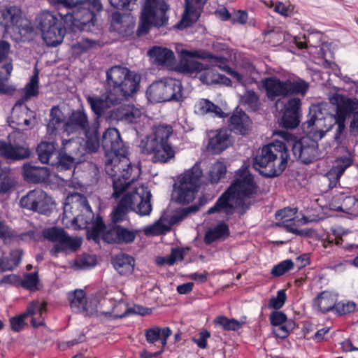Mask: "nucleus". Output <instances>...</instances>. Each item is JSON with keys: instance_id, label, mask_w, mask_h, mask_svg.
I'll return each mask as SVG.
<instances>
[{"instance_id": "f257e3e1", "label": "nucleus", "mask_w": 358, "mask_h": 358, "mask_svg": "<svg viewBox=\"0 0 358 358\" xmlns=\"http://www.w3.org/2000/svg\"><path fill=\"white\" fill-rule=\"evenodd\" d=\"M101 145L106 157L105 170L113 179L112 196L117 199L136 180L139 170L133 175V167L127 157V148L117 129L109 128L105 131Z\"/></svg>"}, {"instance_id": "f03ea898", "label": "nucleus", "mask_w": 358, "mask_h": 358, "mask_svg": "<svg viewBox=\"0 0 358 358\" xmlns=\"http://www.w3.org/2000/svg\"><path fill=\"white\" fill-rule=\"evenodd\" d=\"M140 78L128 68L115 65L106 72V92L101 96H88L91 110L100 117L112 106L127 101L138 90Z\"/></svg>"}, {"instance_id": "7ed1b4c3", "label": "nucleus", "mask_w": 358, "mask_h": 358, "mask_svg": "<svg viewBox=\"0 0 358 358\" xmlns=\"http://www.w3.org/2000/svg\"><path fill=\"white\" fill-rule=\"evenodd\" d=\"M257 192L258 186L249 170L247 168L239 169L234 182L209 208L208 213H224L226 215H231L235 210L232 204L234 202L238 213L243 215L256 201Z\"/></svg>"}, {"instance_id": "20e7f679", "label": "nucleus", "mask_w": 358, "mask_h": 358, "mask_svg": "<svg viewBox=\"0 0 358 358\" xmlns=\"http://www.w3.org/2000/svg\"><path fill=\"white\" fill-rule=\"evenodd\" d=\"M55 5L59 10L67 9L66 13L59 14L73 31H90L96 13L103 10L101 0H57Z\"/></svg>"}, {"instance_id": "39448f33", "label": "nucleus", "mask_w": 358, "mask_h": 358, "mask_svg": "<svg viewBox=\"0 0 358 358\" xmlns=\"http://www.w3.org/2000/svg\"><path fill=\"white\" fill-rule=\"evenodd\" d=\"M288 151L287 144L280 141L264 145L253 158V168L264 177L278 176L287 167Z\"/></svg>"}, {"instance_id": "423d86ee", "label": "nucleus", "mask_w": 358, "mask_h": 358, "mask_svg": "<svg viewBox=\"0 0 358 358\" xmlns=\"http://www.w3.org/2000/svg\"><path fill=\"white\" fill-rule=\"evenodd\" d=\"M173 132L170 124H159L152 127V133L141 140L140 148L143 153L152 155L155 163H167L175 157V150L169 139Z\"/></svg>"}, {"instance_id": "0eeeda50", "label": "nucleus", "mask_w": 358, "mask_h": 358, "mask_svg": "<svg viewBox=\"0 0 358 358\" xmlns=\"http://www.w3.org/2000/svg\"><path fill=\"white\" fill-rule=\"evenodd\" d=\"M137 234V230L120 224L106 226L100 216H97L93 221L90 231V236L93 240L96 241L101 238L109 244H131L135 241Z\"/></svg>"}, {"instance_id": "6e6552de", "label": "nucleus", "mask_w": 358, "mask_h": 358, "mask_svg": "<svg viewBox=\"0 0 358 358\" xmlns=\"http://www.w3.org/2000/svg\"><path fill=\"white\" fill-rule=\"evenodd\" d=\"M169 9L165 0H145L140 16L137 35L148 34L152 27L160 28L166 26Z\"/></svg>"}, {"instance_id": "1a4fd4ad", "label": "nucleus", "mask_w": 358, "mask_h": 358, "mask_svg": "<svg viewBox=\"0 0 358 358\" xmlns=\"http://www.w3.org/2000/svg\"><path fill=\"white\" fill-rule=\"evenodd\" d=\"M278 134L285 141L287 148L292 147L293 155L302 163L307 164L322 157L318 150L317 138L313 136H303L295 141L294 135L287 131H280Z\"/></svg>"}, {"instance_id": "9d476101", "label": "nucleus", "mask_w": 358, "mask_h": 358, "mask_svg": "<svg viewBox=\"0 0 358 358\" xmlns=\"http://www.w3.org/2000/svg\"><path fill=\"white\" fill-rule=\"evenodd\" d=\"M337 115L324 113L319 106L310 108L307 120L303 124L304 129H307L309 135L315 138L322 139L326 133L336 125Z\"/></svg>"}, {"instance_id": "9b49d317", "label": "nucleus", "mask_w": 358, "mask_h": 358, "mask_svg": "<svg viewBox=\"0 0 358 358\" xmlns=\"http://www.w3.org/2000/svg\"><path fill=\"white\" fill-rule=\"evenodd\" d=\"M202 176L203 172L198 163L180 176L176 198L178 203L186 204L194 199L201 185Z\"/></svg>"}, {"instance_id": "f8f14e48", "label": "nucleus", "mask_w": 358, "mask_h": 358, "mask_svg": "<svg viewBox=\"0 0 358 358\" xmlns=\"http://www.w3.org/2000/svg\"><path fill=\"white\" fill-rule=\"evenodd\" d=\"M43 236L45 239L55 243V245L50 250V254L55 257L60 252H75L80 248L82 244L81 238L70 237L64 229L56 227L44 229Z\"/></svg>"}, {"instance_id": "ddd939ff", "label": "nucleus", "mask_w": 358, "mask_h": 358, "mask_svg": "<svg viewBox=\"0 0 358 358\" xmlns=\"http://www.w3.org/2000/svg\"><path fill=\"white\" fill-rule=\"evenodd\" d=\"M0 26L4 28L6 33L17 34L16 38H22L33 31L29 22L22 24L21 10L16 6H10L0 10Z\"/></svg>"}, {"instance_id": "4468645a", "label": "nucleus", "mask_w": 358, "mask_h": 358, "mask_svg": "<svg viewBox=\"0 0 358 358\" xmlns=\"http://www.w3.org/2000/svg\"><path fill=\"white\" fill-rule=\"evenodd\" d=\"M38 27L47 45L56 47L63 41L65 29L52 13L49 12L41 13L39 16Z\"/></svg>"}, {"instance_id": "2eb2a0df", "label": "nucleus", "mask_w": 358, "mask_h": 358, "mask_svg": "<svg viewBox=\"0 0 358 358\" xmlns=\"http://www.w3.org/2000/svg\"><path fill=\"white\" fill-rule=\"evenodd\" d=\"M20 204L23 208L41 214H46L50 211L53 202L52 198L45 192L41 189H35L22 196Z\"/></svg>"}, {"instance_id": "dca6fc26", "label": "nucleus", "mask_w": 358, "mask_h": 358, "mask_svg": "<svg viewBox=\"0 0 358 358\" xmlns=\"http://www.w3.org/2000/svg\"><path fill=\"white\" fill-rule=\"evenodd\" d=\"M23 102L18 100L12 108L10 126L15 129L27 130L36 124V113Z\"/></svg>"}, {"instance_id": "f3484780", "label": "nucleus", "mask_w": 358, "mask_h": 358, "mask_svg": "<svg viewBox=\"0 0 358 358\" xmlns=\"http://www.w3.org/2000/svg\"><path fill=\"white\" fill-rule=\"evenodd\" d=\"M125 196L128 198L131 210L141 216L150 214L152 211L151 193L148 188L143 186L135 187L131 192H127Z\"/></svg>"}, {"instance_id": "a211bd4d", "label": "nucleus", "mask_w": 358, "mask_h": 358, "mask_svg": "<svg viewBox=\"0 0 358 358\" xmlns=\"http://www.w3.org/2000/svg\"><path fill=\"white\" fill-rule=\"evenodd\" d=\"M208 0H185V11L182 17L174 27L183 29L196 22Z\"/></svg>"}, {"instance_id": "6ab92c4d", "label": "nucleus", "mask_w": 358, "mask_h": 358, "mask_svg": "<svg viewBox=\"0 0 358 358\" xmlns=\"http://www.w3.org/2000/svg\"><path fill=\"white\" fill-rule=\"evenodd\" d=\"M18 134L14 132L10 134L8 142L0 141V157L13 161L24 159L29 157L30 151L28 148L12 143V139L15 138Z\"/></svg>"}, {"instance_id": "aec40b11", "label": "nucleus", "mask_w": 358, "mask_h": 358, "mask_svg": "<svg viewBox=\"0 0 358 358\" xmlns=\"http://www.w3.org/2000/svg\"><path fill=\"white\" fill-rule=\"evenodd\" d=\"M66 134H80L91 126L87 112L83 109L73 110L66 120Z\"/></svg>"}, {"instance_id": "412c9836", "label": "nucleus", "mask_w": 358, "mask_h": 358, "mask_svg": "<svg viewBox=\"0 0 358 358\" xmlns=\"http://www.w3.org/2000/svg\"><path fill=\"white\" fill-rule=\"evenodd\" d=\"M182 60L180 66L182 71L186 73L200 72L203 70L208 69V65L199 62L194 58L207 59L210 57V53L203 51H189L182 50L180 52Z\"/></svg>"}, {"instance_id": "4be33fe9", "label": "nucleus", "mask_w": 358, "mask_h": 358, "mask_svg": "<svg viewBox=\"0 0 358 358\" xmlns=\"http://www.w3.org/2000/svg\"><path fill=\"white\" fill-rule=\"evenodd\" d=\"M66 120L62 111L58 106H53L49 114L46 124V136L48 139L54 140L62 133L66 134Z\"/></svg>"}, {"instance_id": "5701e85b", "label": "nucleus", "mask_w": 358, "mask_h": 358, "mask_svg": "<svg viewBox=\"0 0 358 358\" xmlns=\"http://www.w3.org/2000/svg\"><path fill=\"white\" fill-rule=\"evenodd\" d=\"M141 117V111L134 106L111 110L106 116L110 123L122 122L124 124H136Z\"/></svg>"}, {"instance_id": "b1692460", "label": "nucleus", "mask_w": 358, "mask_h": 358, "mask_svg": "<svg viewBox=\"0 0 358 358\" xmlns=\"http://www.w3.org/2000/svg\"><path fill=\"white\" fill-rule=\"evenodd\" d=\"M329 101L336 106L337 117L346 120L348 115L358 110V99H352L339 94H334L329 97Z\"/></svg>"}, {"instance_id": "393cba45", "label": "nucleus", "mask_w": 358, "mask_h": 358, "mask_svg": "<svg viewBox=\"0 0 358 358\" xmlns=\"http://www.w3.org/2000/svg\"><path fill=\"white\" fill-rule=\"evenodd\" d=\"M301 100L299 98L289 99L285 105L284 113L281 119L282 126L286 129H294L299 122V109Z\"/></svg>"}, {"instance_id": "a878e982", "label": "nucleus", "mask_w": 358, "mask_h": 358, "mask_svg": "<svg viewBox=\"0 0 358 358\" xmlns=\"http://www.w3.org/2000/svg\"><path fill=\"white\" fill-rule=\"evenodd\" d=\"M262 84L267 98L271 101L287 96L285 81L280 80L276 76L265 78L262 80Z\"/></svg>"}, {"instance_id": "bb28decb", "label": "nucleus", "mask_w": 358, "mask_h": 358, "mask_svg": "<svg viewBox=\"0 0 358 358\" xmlns=\"http://www.w3.org/2000/svg\"><path fill=\"white\" fill-rule=\"evenodd\" d=\"M23 176L28 182L41 183L46 182L50 175V169L45 166H38L31 163H25L22 167Z\"/></svg>"}, {"instance_id": "cd10ccee", "label": "nucleus", "mask_w": 358, "mask_h": 358, "mask_svg": "<svg viewBox=\"0 0 358 358\" xmlns=\"http://www.w3.org/2000/svg\"><path fill=\"white\" fill-rule=\"evenodd\" d=\"M251 124L249 116L238 108L234 111L229 120V127L231 131L241 135L248 134Z\"/></svg>"}, {"instance_id": "c85d7f7f", "label": "nucleus", "mask_w": 358, "mask_h": 358, "mask_svg": "<svg viewBox=\"0 0 358 358\" xmlns=\"http://www.w3.org/2000/svg\"><path fill=\"white\" fill-rule=\"evenodd\" d=\"M96 120L91 123V126L83 133L85 135V145L83 147L85 152L95 153L100 147L99 123Z\"/></svg>"}, {"instance_id": "c756f323", "label": "nucleus", "mask_w": 358, "mask_h": 358, "mask_svg": "<svg viewBox=\"0 0 358 358\" xmlns=\"http://www.w3.org/2000/svg\"><path fill=\"white\" fill-rule=\"evenodd\" d=\"M333 202L338 204H332L334 210L353 216H358V198L356 196L343 194L336 195L333 199Z\"/></svg>"}, {"instance_id": "7c9ffc66", "label": "nucleus", "mask_w": 358, "mask_h": 358, "mask_svg": "<svg viewBox=\"0 0 358 358\" xmlns=\"http://www.w3.org/2000/svg\"><path fill=\"white\" fill-rule=\"evenodd\" d=\"M46 306L45 301H33L29 303L27 311L24 314L27 317H32L30 322L34 327L45 325L43 315L46 313Z\"/></svg>"}, {"instance_id": "2f4dec72", "label": "nucleus", "mask_w": 358, "mask_h": 358, "mask_svg": "<svg viewBox=\"0 0 358 358\" xmlns=\"http://www.w3.org/2000/svg\"><path fill=\"white\" fill-rule=\"evenodd\" d=\"M112 264L120 275H127L134 270L135 259L128 254L120 253L112 259Z\"/></svg>"}, {"instance_id": "473e14b6", "label": "nucleus", "mask_w": 358, "mask_h": 358, "mask_svg": "<svg viewBox=\"0 0 358 358\" xmlns=\"http://www.w3.org/2000/svg\"><path fill=\"white\" fill-rule=\"evenodd\" d=\"M336 301L335 295L328 291H324L313 299V307L322 313H326L335 310Z\"/></svg>"}, {"instance_id": "72a5a7b5", "label": "nucleus", "mask_w": 358, "mask_h": 358, "mask_svg": "<svg viewBox=\"0 0 358 358\" xmlns=\"http://www.w3.org/2000/svg\"><path fill=\"white\" fill-rule=\"evenodd\" d=\"M57 143L55 142H41L36 148L38 158L43 164H48L54 165L57 164L53 157L57 156L58 151H57Z\"/></svg>"}, {"instance_id": "f704fd0d", "label": "nucleus", "mask_w": 358, "mask_h": 358, "mask_svg": "<svg viewBox=\"0 0 358 358\" xmlns=\"http://www.w3.org/2000/svg\"><path fill=\"white\" fill-rule=\"evenodd\" d=\"M230 144L231 141L228 131L220 130L209 139L207 148L208 151L213 154H220L227 149Z\"/></svg>"}, {"instance_id": "c9c22d12", "label": "nucleus", "mask_w": 358, "mask_h": 358, "mask_svg": "<svg viewBox=\"0 0 358 358\" xmlns=\"http://www.w3.org/2000/svg\"><path fill=\"white\" fill-rule=\"evenodd\" d=\"M172 331L169 327L161 329L159 327H153L145 330L146 341L150 344H153L159 341L164 349L167 343V338L171 336Z\"/></svg>"}, {"instance_id": "e433bc0d", "label": "nucleus", "mask_w": 358, "mask_h": 358, "mask_svg": "<svg viewBox=\"0 0 358 358\" xmlns=\"http://www.w3.org/2000/svg\"><path fill=\"white\" fill-rule=\"evenodd\" d=\"M151 57L155 59L158 66L171 67L174 62V54L172 50L165 48L154 47L148 52Z\"/></svg>"}, {"instance_id": "4c0bfd02", "label": "nucleus", "mask_w": 358, "mask_h": 358, "mask_svg": "<svg viewBox=\"0 0 358 358\" xmlns=\"http://www.w3.org/2000/svg\"><path fill=\"white\" fill-rule=\"evenodd\" d=\"M164 90L166 101H180L182 98L181 82L173 78H164Z\"/></svg>"}, {"instance_id": "58836bf2", "label": "nucleus", "mask_w": 358, "mask_h": 358, "mask_svg": "<svg viewBox=\"0 0 358 358\" xmlns=\"http://www.w3.org/2000/svg\"><path fill=\"white\" fill-rule=\"evenodd\" d=\"M59 150L77 158H80L81 160H85V151L81 145L80 141L77 138L63 139Z\"/></svg>"}, {"instance_id": "ea45409f", "label": "nucleus", "mask_w": 358, "mask_h": 358, "mask_svg": "<svg viewBox=\"0 0 358 358\" xmlns=\"http://www.w3.org/2000/svg\"><path fill=\"white\" fill-rule=\"evenodd\" d=\"M70 307L76 313H85L87 314L86 294L83 289H76L68 294Z\"/></svg>"}, {"instance_id": "a19ab883", "label": "nucleus", "mask_w": 358, "mask_h": 358, "mask_svg": "<svg viewBox=\"0 0 358 358\" xmlns=\"http://www.w3.org/2000/svg\"><path fill=\"white\" fill-rule=\"evenodd\" d=\"M194 112L199 115L212 114L215 117H225L224 113L220 107L206 99H201L196 103L194 105Z\"/></svg>"}, {"instance_id": "79ce46f5", "label": "nucleus", "mask_w": 358, "mask_h": 358, "mask_svg": "<svg viewBox=\"0 0 358 358\" xmlns=\"http://www.w3.org/2000/svg\"><path fill=\"white\" fill-rule=\"evenodd\" d=\"M331 234H329L328 239L331 243H334L346 250H351L354 248H358V245L345 243L344 237L349 234V231L340 226H334L331 228Z\"/></svg>"}, {"instance_id": "37998d69", "label": "nucleus", "mask_w": 358, "mask_h": 358, "mask_svg": "<svg viewBox=\"0 0 358 358\" xmlns=\"http://www.w3.org/2000/svg\"><path fill=\"white\" fill-rule=\"evenodd\" d=\"M38 236L39 234L36 227L29 223V227L25 229H13V236H12L11 241L30 243L37 241Z\"/></svg>"}, {"instance_id": "c03bdc74", "label": "nucleus", "mask_w": 358, "mask_h": 358, "mask_svg": "<svg viewBox=\"0 0 358 358\" xmlns=\"http://www.w3.org/2000/svg\"><path fill=\"white\" fill-rule=\"evenodd\" d=\"M229 236L228 225L222 222L214 228L208 229L205 234L204 240L206 243L210 244L219 239H225Z\"/></svg>"}, {"instance_id": "a18cd8bd", "label": "nucleus", "mask_w": 358, "mask_h": 358, "mask_svg": "<svg viewBox=\"0 0 358 358\" xmlns=\"http://www.w3.org/2000/svg\"><path fill=\"white\" fill-rule=\"evenodd\" d=\"M164 79L153 82L147 89L148 99L152 102H165Z\"/></svg>"}, {"instance_id": "49530a36", "label": "nucleus", "mask_w": 358, "mask_h": 358, "mask_svg": "<svg viewBox=\"0 0 358 358\" xmlns=\"http://www.w3.org/2000/svg\"><path fill=\"white\" fill-rule=\"evenodd\" d=\"M129 210H131V207L128 202V198L124 194L112 212L111 222L109 224H120V222L127 219V214Z\"/></svg>"}, {"instance_id": "de8ad7c7", "label": "nucleus", "mask_w": 358, "mask_h": 358, "mask_svg": "<svg viewBox=\"0 0 358 358\" xmlns=\"http://www.w3.org/2000/svg\"><path fill=\"white\" fill-rule=\"evenodd\" d=\"M285 83L287 91V96L292 94L304 96L309 88V84L299 78H289L287 79Z\"/></svg>"}, {"instance_id": "09e8293b", "label": "nucleus", "mask_w": 358, "mask_h": 358, "mask_svg": "<svg viewBox=\"0 0 358 358\" xmlns=\"http://www.w3.org/2000/svg\"><path fill=\"white\" fill-rule=\"evenodd\" d=\"M227 173L226 165L220 161L215 162L209 170L207 176L206 181H203L206 185L217 184L222 178L225 177Z\"/></svg>"}, {"instance_id": "8fccbe9b", "label": "nucleus", "mask_w": 358, "mask_h": 358, "mask_svg": "<svg viewBox=\"0 0 358 358\" xmlns=\"http://www.w3.org/2000/svg\"><path fill=\"white\" fill-rule=\"evenodd\" d=\"M208 59L213 60V65L218 67L220 69L225 71L229 75L235 78L240 84L245 85V81L242 75L238 72L233 70L230 66L227 64V59L223 57H216L210 54V57Z\"/></svg>"}, {"instance_id": "3c124183", "label": "nucleus", "mask_w": 358, "mask_h": 358, "mask_svg": "<svg viewBox=\"0 0 358 358\" xmlns=\"http://www.w3.org/2000/svg\"><path fill=\"white\" fill-rule=\"evenodd\" d=\"M355 162V155L350 150H346V152L338 156L332 166L341 176L343 175L345 171L352 164Z\"/></svg>"}, {"instance_id": "603ef678", "label": "nucleus", "mask_w": 358, "mask_h": 358, "mask_svg": "<svg viewBox=\"0 0 358 358\" xmlns=\"http://www.w3.org/2000/svg\"><path fill=\"white\" fill-rule=\"evenodd\" d=\"M38 94V71L35 69L34 75L31 76L29 82L24 87V94L19 100L23 102L27 101L32 96H36Z\"/></svg>"}, {"instance_id": "864d4df0", "label": "nucleus", "mask_w": 358, "mask_h": 358, "mask_svg": "<svg viewBox=\"0 0 358 358\" xmlns=\"http://www.w3.org/2000/svg\"><path fill=\"white\" fill-rule=\"evenodd\" d=\"M241 103L252 111H256L259 106V99L253 90H247L240 99Z\"/></svg>"}, {"instance_id": "5fc2aeb1", "label": "nucleus", "mask_w": 358, "mask_h": 358, "mask_svg": "<svg viewBox=\"0 0 358 358\" xmlns=\"http://www.w3.org/2000/svg\"><path fill=\"white\" fill-rule=\"evenodd\" d=\"M66 203L74 204L77 208L82 207L87 212L92 213L87 197L78 192L69 193L66 196Z\"/></svg>"}, {"instance_id": "6e6d98bb", "label": "nucleus", "mask_w": 358, "mask_h": 358, "mask_svg": "<svg viewBox=\"0 0 358 358\" xmlns=\"http://www.w3.org/2000/svg\"><path fill=\"white\" fill-rule=\"evenodd\" d=\"M214 322L215 325L221 327L226 331H237L242 327V324L237 320L229 319L223 315L215 317Z\"/></svg>"}, {"instance_id": "4d7b16f0", "label": "nucleus", "mask_w": 358, "mask_h": 358, "mask_svg": "<svg viewBox=\"0 0 358 358\" xmlns=\"http://www.w3.org/2000/svg\"><path fill=\"white\" fill-rule=\"evenodd\" d=\"M2 68L5 70L6 74L3 76L0 72V94H9L14 90L12 87L6 84L13 69L12 61L10 60L5 63Z\"/></svg>"}, {"instance_id": "13d9d810", "label": "nucleus", "mask_w": 358, "mask_h": 358, "mask_svg": "<svg viewBox=\"0 0 358 358\" xmlns=\"http://www.w3.org/2000/svg\"><path fill=\"white\" fill-rule=\"evenodd\" d=\"M56 158L58 160L57 163H59L64 169H71L76 164L80 163L83 161L81 160L80 158H77L73 155H68L65 152H61L59 150H58V154Z\"/></svg>"}, {"instance_id": "bf43d9fd", "label": "nucleus", "mask_w": 358, "mask_h": 358, "mask_svg": "<svg viewBox=\"0 0 358 358\" xmlns=\"http://www.w3.org/2000/svg\"><path fill=\"white\" fill-rule=\"evenodd\" d=\"M127 308L122 301H119L113 306L111 311H102L99 315H103L109 319L122 318L127 315Z\"/></svg>"}, {"instance_id": "052dcab7", "label": "nucleus", "mask_w": 358, "mask_h": 358, "mask_svg": "<svg viewBox=\"0 0 358 358\" xmlns=\"http://www.w3.org/2000/svg\"><path fill=\"white\" fill-rule=\"evenodd\" d=\"M39 278L38 272L26 273L23 280L20 282V285L29 291H36L38 289Z\"/></svg>"}, {"instance_id": "680f3d73", "label": "nucleus", "mask_w": 358, "mask_h": 358, "mask_svg": "<svg viewBox=\"0 0 358 358\" xmlns=\"http://www.w3.org/2000/svg\"><path fill=\"white\" fill-rule=\"evenodd\" d=\"M293 267L294 262L291 259H286L275 265L271 270V274L273 276L279 277L285 274L292 269Z\"/></svg>"}, {"instance_id": "e2e57ef3", "label": "nucleus", "mask_w": 358, "mask_h": 358, "mask_svg": "<svg viewBox=\"0 0 358 358\" xmlns=\"http://www.w3.org/2000/svg\"><path fill=\"white\" fill-rule=\"evenodd\" d=\"M294 325L295 324L292 320L287 321L282 324L277 326L274 329L273 332L277 337L285 338L289 336L290 331L294 329Z\"/></svg>"}, {"instance_id": "0e129e2a", "label": "nucleus", "mask_w": 358, "mask_h": 358, "mask_svg": "<svg viewBox=\"0 0 358 358\" xmlns=\"http://www.w3.org/2000/svg\"><path fill=\"white\" fill-rule=\"evenodd\" d=\"M286 301V294L285 290L280 289L278 291L277 296L272 297L268 302V307L270 308L280 309L281 308Z\"/></svg>"}, {"instance_id": "69168bd1", "label": "nucleus", "mask_w": 358, "mask_h": 358, "mask_svg": "<svg viewBox=\"0 0 358 358\" xmlns=\"http://www.w3.org/2000/svg\"><path fill=\"white\" fill-rule=\"evenodd\" d=\"M356 308V303L352 301L347 303H336L335 310L337 314L342 315L353 313Z\"/></svg>"}, {"instance_id": "338daca9", "label": "nucleus", "mask_w": 358, "mask_h": 358, "mask_svg": "<svg viewBox=\"0 0 358 358\" xmlns=\"http://www.w3.org/2000/svg\"><path fill=\"white\" fill-rule=\"evenodd\" d=\"M12 236H13V229L7 225L5 222L0 221V240L6 244L11 242Z\"/></svg>"}, {"instance_id": "774afa93", "label": "nucleus", "mask_w": 358, "mask_h": 358, "mask_svg": "<svg viewBox=\"0 0 358 358\" xmlns=\"http://www.w3.org/2000/svg\"><path fill=\"white\" fill-rule=\"evenodd\" d=\"M185 255V250L182 248H173L169 255V265H173L177 261H182Z\"/></svg>"}]
</instances>
